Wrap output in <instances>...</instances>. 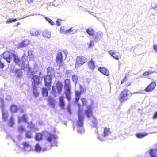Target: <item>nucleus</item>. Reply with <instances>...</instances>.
Listing matches in <instances>:
<instances>
[{
  "label": "nucleus",
  "instance_id": "1",
  "mask_svg": "<svg viewBox=\"0 0 157 157\" xmlns=\"http://www.w3.org/2000/svg\"><path fill=\"white\" fill-rule=\"evenodd\" d=\"M78 120L77 121L76 125L78 127L77 131L78 133H82L84 132L83 128L84 116L83 110L79 109L78 112Z\"/></svg>",
  "mask_w": 157,
  "mask_h": 157
},
{
  "label": "nucleus",
  "instance_id": "2",
  "mask_svg": "<svg viewBox=\"0 0 157 157\" xmlns=\"http://www.w3.org/2000/svg\"><path fill=\"white\" fill-rule=\"evenodd\" d=\"M27 74L28 75V78H31L32 86H36L41 84L42 81V78L40 76L35 75V72L32 71L31 69L29 68L27 71Z\"/></svg>",
  "mask_w": 157,
  "mask_h": 157
},
{
  "label": "nucleus",
  "instance_id": "3",
  "mask_svg": "<svg viewBox=\"0 0 157 157\" xmlns=\"http://www.w3.org/2000/svg\"><path fill=\"white\" fill-rule=\"evenodd\" d=\"M132 95L130 91L126 88L123 89L120 93L118 100L121 103H124L130 99Z\"/></svg>",
  "mask_w": 157,
  "mask_h": 157
},
{
  "label": "nucleus",
  "instance_id": "4",
  "mask_svg": "<svg viewBox=\"0 0 157 157\" xmlns=\"http://www.w3.org/2000/svg\"><path fill=\"white\" fill-rule=\"evenodd\" d=\"M64 93L68 101L71 99V85L70 80L69 79H65L64 81Z\"/></svg>",
  "mask_w": 157,
  "mask_h": 157
},
{
  "label": "nucleus",
  "instance_id": "5",
  "mask_svg": "<svg viewBox=\"0 0 157 157\" xmlns=\"http://www.w3.org/2000/svg\"><path fill=\"white\" fill-rule=\"evenodd\" d=\"M84 113L87 118L91 117L93 119L92 121V124L94 126H96L97 124V120L93 115L92 107L90 105L88 106L85 110Z\"/></svg>",
  "mask_w": 157,
  "mask_h": 157
},
{
  "label": "nucleus",
  "instance_id": "6",
  "mask_svg": "<svg viewBox=\"0 0 157 157\" xmlns=\"http://www.w3.org/2000/svg\"><path fill=\"white\" fill-rule=\"evenodd\" d=\"M56 88L54 86H52V89L51 91L52 95L56 97L57 96V93L61 94L62 92L63 88L62 83L59 81H58L56 84Z\"/></svg>",
  "mask_w": 157,
  "mask_h": 157
},
{
  "label": "nucleus",
  "instance_id": "7",
  "mask_svg": "<svg viewBox=\"0 0 157 157\" xmlns=\"http://www.w3.org/2000/svg\"><path fill=\"white\" fill-rule=\"evenodd\" d=\"M45 140L50 143V147H51L53 144H56V136L54 134L49 133L48 135L46 136Z\"/></svg>",
  "mask_w": 157,
  "mask_h": 157
},
{
  "label": "nucleus",
  "instance_id": "8",
  "mask_svg": "<svg viewBox=\"0 0 157 157\" xmlns=\"http://www.w3.org/2000/svg\"><path fill=\"white\" fill-rule=\"evenodd\" d=\"M87 59L86 57L82 56H78L76 59L75 66L78 67L83 65L87 62Z\"/></svg>",
  "mask_w": 157,
  "mask_h": 157
},
{
  "label": "nucleus",
  "instance_id": "9",
  "mask_svg": "<svg viewBox=\"0 0 157 157\" xmlns=\"http://www.w3.org/2000/svg\"><path fill=\"white\" fill-rule=\"evenodd\" d=\"M56 62L57 65L59 67L62 66L63 64V54L61 52H59L57 54L56 58Z\"/></svg>",
  "mask_w": 157,
  "mask_h": 157
},
{
  "label": "nucleus",
  "instance_id": "10",
  "mask_svg": "<svg viewBox=\"0 0 157 157\" xmlns=\"http://www.w3.org/2000/svg\"><path fill=\"white\" fill-rule=\"evenodd\" d=\"M156 86V82L153 81L147 86L144 90L147 92H151L154 90Z\"/></svg>",
  "mask_w": 157,
  "mask_h": 157
},
{
  "label": "nucleus",
  "instance_id": "11",
  "mask_svg": "<svg viewBox=\"0 0 157 157\" xmlns=\"http://www.w3.org/2000/svg\"><path fill=\"white\" fill-rule=\"evenodd\" d=\"M13 54L10 53L8 51H6L2 54V57L8 63L10 62V60L12 59L11 56H13Z\"/></svg>",
  "mask_w": 157,
  "mask_h": 157
},
{
  "label": "nucleus",
  "instance_id": "12",
  "mask_svg": "<svg viewBox=\"0 0 157 157\" xmlns=\"http://www.w3.org/2000/svg\"><path fill=\"white\" fill-rule=\"evenodd\" d=\"M124 83V86L126 87H128L132 84V82L126 75L121 80L120 82V84L121 85Z\"/></svg>",
  "mask_w": 157,
  "mask_h": 157
},
{
  "label": "nucleus",
  "instance_id": "13",
  "mask_svg": "<svg viewBox=\"0 0 157 157\" xmlns=\"http://www.w3.org/2000/svg\"><path fill=\"white\" fill-rule=\"evenodd\" d=\"M44 85L46 87H50L52 82V77L47 75L44 77Z\"/></svg>",
  "mask_w": 157,
  "mask_h": 157
},
{
  "label": "nucleus",
  "instance_id": "14",
  "mask_svg": "<svg viewBox=\"0 0 157 157\" xmlns=\"http://www.w3.org/2000/svg\"><path fill=\"white\" fill-rule=\"evenodd\" d=\"M47 101L49 106H51L53 108H55L56 101L53 98L48 97Z\"/></svg>",
  "mask_w": 157,
  "mask_h": 157
},
{
  "label": "nucleus",
  "instance_id": "15",
  "mask_svg": "<svg viewBox=\"0 0 157 157\" xmlns=\"http://www.w3.org/2000/svg\"><path fill=\"white\" fill-rule=\"evenodd\" d=\"M59 106L62 109H64L65 103L63 96H61L59 97Z\"/></svg>",
  "mask_w": 157,
  "mask_h": 157
},
{
  "label": "nucleus",
  "instance_id": "16",
  "mask_svg": "<svg viewBox=\"0 0 157 157\" xmlns=\"http://www.w3.org/2000/svg\"><path fill=\"white\" fill-rule=\"evenodd\" d=\"M103 34L102 32H98L96 33V34L93 36V38L95 41H97L101 39L103 36Z\"/></svg>",
  "mask_w": 157,
  "mask_h": 157
},
{
  "label": "nucleus",
  "instance_id": "17",
  "mask_svg": "<svg viewBox=\"0 0 157 157\" xmlns=\"http://www.w3.org/2000/svg\"><path fill=\"white\" fill-rule=\"evenodd\" d=\"M22 144L23 146V148L26 151L28 148H29L28 151H33V149L32 146L29 144L28 142H24L22 143Z\"/></svg>",
  "mask_w": 157,
  "mask_h": 157
},
{
  "label": "nucleus",
  "instance_id": "18",
  "mask_svg": "<svg viewBox=\"0 0 157 157\" xmlns=\"http://www.w3.org/2000/svg\"><path fill=\"white\" fill-rule=\"evenodd\" d=\"M98 70L101 73L106 76H109V71L104 67H99Z\"/></svg>",
  "mask_w": 157,
  "mask_h": 157
},
{
  "label": "nucleus",
  "instance_id": "19",
  "mask_svg": "<svg viewBox=\"0 0 157 157\" xmlns=\"http://www.w3.org/2000/svg\"><path fill=\"white\" fill-rule=\"evenodd\" d=\"M82 91H76L75 93V101L76 103H78V102L81 96Z\"/></svg>",
  "mask_w": 157,
  "mask_h": 157
},
{
  "label": "nucleus",
  "instance_id": "20",
  "mask_svg": "<svg viewBox=\"0 0 157 157\" xmlns=\"http://www.w3.org/2000/svg\"><path fill=\"white\" fill-rule=\"evenodd\" d=\"M30 43L29 41L28 40H25L21 42L20 43L18 44V48H20L25 47L28 45Z\"/></svg>",
  "mask_w": 157,
  "mask_h": 157
},
{
  "label": "nucleus",
  "instance_id": "21",
  "mask_svg": "<svg viewBox=\"0 0 157 157\" xmlns=\"http://www.w3.org/2000/svg\"><path fill=\"white\" fill-rule=\"evenodd\" d=\"M108 52L116 59L117 60L119 59L118 57L119 55V53L114 52L112 50L109 51Z\"/></svg>",
  "mask_w": 157,
  "mask_h": 157
},
{
  "label": "nucleus",
  "instance_id": "22",
  "mask_svg": "<svg viewBox=\"0 0 157 157\" xmlns=\"http://www.w3.org/2000/svg\"><path fill=\"white\" fill-rule=\"evenodd\" d=\"M86 32L89 35L93 36L94 34L95 30L92 26H90L87 28Z\"/></svg>",
  "mask_w": 157,
  "mask_h": 157
},
{
  "label": "nucleus",
  "instance_id": "23",
  "mask_svg": "<svg viewBox=\"0 0 157 157\" xmlns=\"http://www.w3.org/2000/svg\"><path fill=\"white\" fill-rule=\"evenodd\" d=\"M32 86L33 93V95L35 98H37L39 96V93L37 90V87L35 86Z\"/></svg>",
  "mask_w": 157,
  "mask_h": 157
},
{
  "label": "nucleus",
  "instance_id": "24",
  "mask_svg": "<svg viewBox=\"0 0 157 157\" xmlns=\"http://www.w3.org/2000/svg\"><path fill=\"white\" fill-rule=\"evenodd\" d=\"M157 149H154L149 150V154L151 157H157Z\"/></svg>",
  "mask_w": 157,
  "mask_h": 157
},
{
  "label": "nucleus",
  "instance_id": "25",
  "mask_svg": "<svg viewBox=\"0 0 157 157\" xmlns=\"http://www.w3.org/2000/svg\"><path fill=\"white\" fill-rule=\"evenodd\" d=\"M87 65L89 68L91 70H94L95 68V66L94 62L92 59L88 62Z\"/></svg>",
  "mask_w": 157,
  "mask_h": 157
},
{
  "label": "nucleus",
  "instance_id": "26",
  "mask_svg": "<svg viewBox=\"0 0 157 157\" xmlns=\"http://www.w3.org/2000/svg\"><path fill=\"white\" fill-rule=\"evenodd\" d=\"M30 33L31 34L34 36H38L40 34V32L35 28L31 29L30 31Z\"/></svg>",
  "mask_w": 157,
  "mask_h": 157
},
{
  "label": "nucleus",
  "instance_id": "27",
  "mask_svg": "<svg viewBox=\"0 0 157 157\" xmlns=\"http://www.w3.org/2000/svg\"><path fill=\"white\" fill-rule=\"evenodd\" d=\"M27 127L29 128L32 129L35 131L38 130V128L35 127V125L33 124L32 122L28 123Z\"/></svg>",
  "mask_w": 157,
  "mask_h": 157
},
{
  "label": "nucleus",
  "instance_id": "28",
  "mask_svg": "<svg viewBox=\"0 0 157 157\" xmlns=\"http://www.w3.org/2000/svg\"><path fill=\"white\" fill-rule=\"evenodd\" d=\"M10 110L12 113H16L18 111V108L16 105L12 104L10 107Z\"/></svg>",
  "mask_w": 157,
  "mask_h": 157
},
{
  "label": "nucleus",
  "instance_id": "29",
  "mask_svg": "<svg viewBox=\"0 0 157 157\" xmlns=\"http://www.w3.org/2000/svg\"><path fill=\"white\" fill-rule=\"evenodd\" d=\"M8 114L7 112H3L2 113V118L3 121H6L8 119Z\"/></svg>",
  "mask_w": 157,
  "mask_h": 157
},
{
  "label": "nucleus",
  "instance_id": "30",
  "mask_svg": "<svg viewBox=\"0 0 157 157\" xmlns=\"http://www.w3.org/2000/svg\"><path fill=\"white\" fill-rule=\"evenodd\" d=\"M12 56L13 57L14 60L16 64H20L21 63L20 59L15 54H13Z\"/></svg>",
  "mask_w": 157,
  "mask_h": 157
},
{
  "label": "nucleus",
  "instance_id": "31",
  "mask_svg": "<svg viewBox=\"0 0 157 157\" xmlns=\"http://www.w3.org/2000/svg\"><path fill=\"white\" fill-rule=\"evenodd\" d=\"M41 150V147L38 143H37L35 145L34 151L36 152H39Z\"/></svg>",
  "mask_w": 157,
  "mask_h": 157
},
{
  "label": "nucleus",
  "instance_id": "32",
  "mask_svg": "<svg viewBox=\"0 0 157 157\" xmlns=\"http://www.w3.org/2000/svg\"><path fill=\"white\" fill-rule=\"evenodd\" d=\"M43 134L40 133H37L35 136V139L37 141H40L42 139Z\"/></svg>",
  "mask_w": 157,
  "mask_h": 157
},
{
  "label": "nucleus",
  "instance_id": "33",
  "mask_svg": "<svg viewBox=\"0 0 157 157\" xmlns=\"http://www.w3.org/2000/svg\"><path fill=\"white\" fill-rule=\"evenodd\" d=\"M42 94L43 96L47 97L48 95V90L45 87H43L42 88Z\"/></svg>",
  "mask_w": 157,
  "mask_h": 157
},
{
  "label": "nucleus",
  "instance_id": "34",
  "mask_svg": "<svg viewBox=\"0 0 157 157\" xmlns=\"http://www.w3.org/2000/svg\"><path fill=\"white\" fill-rule=\"evenodd\" d=\"M25 137L26 138L31 139L33 137V134L31 131H27L25 134Z\"/></svg>",
  "mask_w": 157,
  "mask_h": 157
},
{
  "label": "nucleus",
  "instance_id": "35",
  "mask_svg": "<svg viewBox=\"0 0 157 157\" xmlns=\"http://www.w3.org/2000/svg\"><path fill=\"white\" fill-rule=\"evenodd\" d=\"M16 74H17V77L19 78L22 75V71L21 69L16 70Z\"/></svg>",
  "mask_w": 157,
  "mask_h": 157
},
{
  "label": "nucleus",
  "instance_id": "36",
  "mask_svg": "<svg viewBox=\"0 0 157 157\" xmlns=\"http://www.w3.org/2000/svg\"><path fill=\"white\" fill-rule=\"evenodd\" d=\"M8 123L11 127H13L14 124V119L12 117H11L10 120L8 121Z\"/></svg>",
  "mask_w": 157,
  "mask_h": 157
},
{
  "label": "nucleus",
  "instance_id": "37",
  "mask_svg": "<svg viewBox=\"0 0 157 157\" xmlns=\"http://www.w3.org/2000/svg\"><path fill=\"white\" fill-rule=\"evenodd\" d=\"M110 133L109 129L107 128H105L103 132V135L105 137L108 135Z\"/></svg>",
  "mask_w": 157,
  "mask_h": 157
},
{
  "label": "nucleus",
  "instance_id": "38",
  "mask_svg": "<svg viewBox=\"0 0 157 157\" xmlns=\"http://www.w3.org/2000/svg\"><path fill=\"white\" fill-rule=\"evenodd\" d=\"M43 36L47 38H50L51 36L50 33L47 30L44 31L43 32Z\"/></svg>",
  "mask_w": 157,
  "mask_h": 157
},
{
  "label": "nucleus",
  "instance_id": "39",
  "mask_svg": "<svg viewBox=\"0 0 157 157\" xmlns=\"http://www.w3.org/2000/svg\"><path fill=\"white\" fill-rule=\"evenodd\" d=\"M147 135V134L145 133H136V134L135 135L138 138H142Z\"/></svg>",
  "mask_w": 157,
  "mask_h": 157
},
{
  "label": "nucleus",
  "instance_id": "40",
  "mask_svg": "<svg viewBox=\"0 0 157 157\" xmlns=\"http://www.w3.org/2000/svg\"><path fill=\"white\" fill-rule=\"evenodd\" d=\"M21 119L25 123H27L28 118L27 114H23L21 117Z\"/></svg>",
  "mask_w": 157,
  "mask_h": 157
},
{
  "label": "nucleus",
  "instance_id": "41",
  "mask_svg": "<svg viewBox=\"0 0 157 157\" xmlns=\"http://www.w3.org/2000/svg\"><path fill=\"white\" fill-rule=\"evenodd\" d=\"M72 79L73 81L75 83H76L78 80V77L77 76L75 75H72Z\"/></svg>",
  "mask_w": 157,
  "mask_h": 157
},
{
  "label": "nucleus",
  "instance_id": "42",
  "mask_svg": "<svg viewBox=\"0 0 157 157\" xmlns=\"http://www.w3.org/2000/svg\"><path fill=\"white\" fill-rule=\"evenodd\" d=\"M81 100L82 103V105L86 106L87 105V102L86 99L84 98H82L81 99Z\"/></svg>",
  "mask_w": 157,
  "mask_h": 157
},
{
  "label": "nucleus",
  "instance_id": "43",
  "mask_svg": "<svg viewBox=\"0 0 157 157\" xmlns=\"http://www.w3.org/2000/svg\"><path fill=\"white\" fill-rule=\"evenodd\" d=\"M0 102L1 103L0 107L2 109H4L5 107V103L4 100L3 98H0Z\"/></svg>",
  "mask_w": 157,
  "mask_h": 157
},
{
  "label": "nucleus",
  "instance_id": "44",
  "mask_svg": "<svg viewBox=\"0 0 157 157\" xmlns=\"http://www.w3.org/2000/svg\"><path fill=\"white\" fill-rule=\"evenodd\" d=\"M154 72L153 71H146L143 73L142 75L143 76H148L150 74H152Z\"/></svg>",
  "mask_w": 157,
  "mask_h": 157
},
{
  "label": "nucleus",
  "instance_id": "45",
  "mask_svg": "<svg viewBox=\"0 0 157 157\" xmlns=\"http://www.w3.org/2000/svg\"><path fill=\"white\" fill-rule=\"evenodd\" d=\"M16 18H12L10 19L9 18L8 19V21H7L6 22V23H11L12 22H14L16 21H17Z\"/></svg>",
  "mask_w": 157,
  "mask_h": 157
},
{
  "label": "nucleus",
  "instance_id": "46",
  "mask_svg": "<svg viewBox=\"0 0 157 157\" xmlns=\"http://www.w3.org/2000/svg\"><path fill=\"white\" fill-rule=\"evenodd\" d=\"M25 128L23 126H21L18 127L17 131L18 132H22L25 131Z\"/></svg>",
  "mask_w": 157,
  "mask_h": 157
},
{
  "label": "nucleus",
  "instance_id": "47",
  "mask_svg": "<svg viewBox=\"0 0 157 157\" xmlns=\"http://www.w3.org/2000/svg\"><path fill=\"white\" fill-rule=\"evenodd\" d=\"M72 27H71L69 29L66 30V34L68 33H73V30L72 29Z\"/></svg>",
  "mask_w": 157,
  "mask_h": 157
},
{
  "label": "nucleus",
  "instance_id": "48",
  "mask_svg": "<svg viewBox=\"0 0 157 157\" xmlns=\"http://www.w3.org/2000/svg\"><path fill=\"white\" fill-rule=\"evenodd\" d=\"M66 29H64V27H61L60 28V31L61 33H62L65 34H66Z\"/></svg>",
  "mask_w": 157,
  "mask_h": 157
},
{
  "label": "nucleus",
  "instance_id": "49",
  "mask_svg": "<svg viewBox=\"0 0 157 157\" xmlns=\"http://www.w3.org/2000/svg\"><path fill=\"white\" fill-rule=\"evenodd\" d=\"M46 19L52 25H54V22L50 18H46Z\"/></svg>",
  "mask_w": 157,
  "mask_h": 157
},
{
  "label": "nucleus",
  "instance_id": "50",
  "mask_svg": "<svg viewBox=\"0 0 157 157\" xmlns=\"http://www.w3.org/2000/svg\"><path fill=\"white\" fill-rule=\"evenodd\" d=\"M152 118L154 119H157V111L155 112L153 114Z\"/></svg>",
  "mask_w": 157,
  "mask_h": 157
},
{
  "label": "nucleus",
  "instance_id": "51",
  "mask_svg": "<svg viewBox=\"0 0 157 157\" xmlns=\"http://www.w3.org/2000/svg\"><path fill=\"white\" fill-rule=\"evenodd\" d=\"M4 67V63L1 61V59L0 58V68L3 69Z\"/></svg>",
  "mask_w": 157,
  "mask_h": 157
},
{
  "label": "nucleus",
  "instance_id": "52",
  "mask_svg": "<svg viewBox=\"0 0 157 157\" xmlns=\"http://www.w3.org/2000/svg\"><path fill=\"white\" fill-rule=\"evenodd\" d=\"M60 21V20H59L58 19L56 21V24L58 26H59L61 25L60 23L59 22Z\"/></svg>",
  "mask_w": 157,
  "mask_h": 157
},
{
  "label": "nucleus",
  "instance_id": "53",
  "mask_svg": "<svg viewBox=\"0 0 157 157\" xmlns=\"http://www.w3.org/2000/svg\"><path fill=\"white\" fill-rule=\"evenodd\" d=\"M88 45V46H89V47H91L92 45H94L93 41L92 40L89 43V44Z\"/></svg>",
  "mask_w": 157,
  "mask_h": 157
},
{
  "label": "nucleus",
  "instance_id": "54",
  "mask_svg": "<svg viewBox=\"0 0 157 157\" xmlns=\"http://www.w3.org/2000/svg\"><path fill=\"white\" fill-rule=\"evenodd\" d=\"M67 111L70 114H71V112L70 108L69 107L67 108Z\"/></svg>",
  "mask_w": 157,
  "mask_h": 157
},
{
  "label": "nucleus",
  "instance_id": "55",
  "mask_svg": "<svg viewBox=\"0 0 157 157\" xmlns=\"http://www.w3.org/2000/svg\"><path fill=\"white\" fill-rule=\"evenodd\" d=\"M153 48L154 50H155L157 52V45H154L153 46Z\"/></svg>",
  "mask_w": 157,
  "mask_h": 157
},
{
  "label": "nucleus",
  "instance_id": "56",
  "mask_svg": "<svg viewBox=\"0 0 157 157\" xmlns=\"http://www.w3.org/2000/svg\"><path fill=\"white\" fill-rule=\"evenodd\" d=\"M33 0H27V1L29 3H30L32 2Z\"/></svg>",
  "mask_w": 157,
  "mask_h": 157
},
{
  "label": "nucleus",
  "instance_id": "57",
  "mask_svg": "<svg viewBox=\"0 0 157 157\" xmlns=\"http://www.w3.org/2000/svg\"><path fill=\"white\" fill-rule=\"evenodd\" d=\"M52 68L51 67H48V71L49 72L50 71L52 70Z\"/></svg>",
  "mask_w": 157,
  "mask_h": 157
},
{
  "label": "nucleus",
  "instance_id": "58",
  "mask_svg": "<svg viewBox=\"0 0 157 157\" xmlns=\"http://www.w3.org/2000/svg\"><path fill=\"white\" fill-rule=\"evenodd\" d=\"M47 148H48V146H46L44 147V150H46V149H47Z\"/></svg>",
  "mask_w": 157,
  "mask_h": 157
},
{
  "label": "nucleus",
  "instance_id": "59",
  "mask_svg": "<svg viewBox=\"0 0 157 157\" xmlns=\"http://www.w3.org/2000/svg\"><path fill=\"white\" fill-rule=\"evenodd\" d=\"M20 24V23H19V22H17V24H16V26H18V25H19Z\"/></svg>",
  "mask_w": 157,
  "mask_h": 157
},
{
  "label": "nucleus",
  "instance_id": "60",
  "mask_svg": "<svg viewBox=\"0 0 157 157\" xmlns=\"http://www.w3.org/2000/svg\"><path fill=\"white\" fill-rule=\"evenodd\" d=\"M21 121V119H18V122H19V123H20V122Z\"/></svg>",
  "mask_w": 157,
  "mask_h": 157
},
{
  "label": "nucleus",
  "instance_id": "61",
  "mask_svg": "<svg viewBox=\"0 0 157 157\" xmlns=\"http://www.w3.org/2000/svg\"><path fill=\"white\" fill-rule=\"evenodd\" d=\"M78 105L79 106H80V104H78Z\"/></svg>",
  "mask_w": 157,
  "mask_h": 157
}]
</instances>
